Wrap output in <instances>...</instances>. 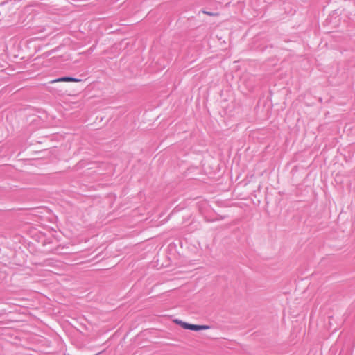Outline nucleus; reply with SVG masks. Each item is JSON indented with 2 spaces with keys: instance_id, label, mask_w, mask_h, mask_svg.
Listing matches in <instances>:
<instances>
[{
  "instance_id": "obj_1",
  "label": "nucleus",
  "mask_w": 355,
  "mask_h": 355,
  "mask_svg": "<svg viewBox=\"0 0 355 355\" xmlns=\"http://www.w3.org/2000/svg\"><path fill=\"white\" fill-rule=\"evenodd\" d=\"M77 81H79V80L73 78H71V77H63V78L53 80L50 83H58V82H77Z\"/></svg>"
},
{
  "instance_id": "obj_2",
  "label": "nucleus",
  "mask_w": 355,
  "mask_h": 355,
  "mask_svg": "<svg viewBox=\"0 0 355 355\" xmlns=\"http://www.w3.org/2000/svg\"><path fill=\"white\" fill-rule=\"evenodd\" d=\"M177 322L178 324H180L181 325V327L182 328H184V329H190V324L189 323H187V322H182V321H178L177 320Z\"/></svg>"
},
{
  "instance_id": "obj_3",
  "label": "nucleus",
  "mask_w": 355,
  "mask_h": 355,
  "mask_svg": "<svg viewBox=\"0 0 355 355\" xmlns=\"http://www.w3.org/2000/svg\"><path fill=\"white\" fill-rule=\"evenodd\" d=\"M189 330H192V331H200V325L191 324Z\"/></svg>"
},
{
  "instance_id": "obj_4",
  "label": "nucleus",
  "mask_w": 355,
  "mask_h": 355,
  "mask_svg": "<svg viewBox=\"0 0 355 355\" xmlns=\"http://www.w3.org/2000/svg\"><path fill=\"white\" fill-rule=\"evenodd\" d=\"M203 13H205L207 15L212 16V17L218 16V13H216V12H210L204 11Z\"/></svg>"
},
{
  "instance_id": "obj_5",
  "label": "nucleus",
  "mask_w": 355,
  "mask_h": 355,
  "mask_svg": "<svg viewBox=\"0 0 355 355\" xmlns=\"http://www.w3.org/2000/svg\"><path fill=\"white\" fill-rule=\"evenodd\" d=\"M210 329V327L208 325H200V330H206Z\"/></svg>"
}]
</instances>
